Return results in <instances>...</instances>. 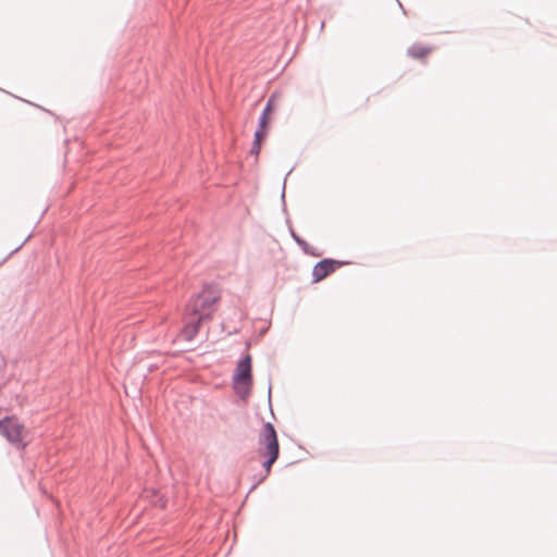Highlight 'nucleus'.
I'll return each mask as SVG.
<instances>
[{
	"mask_svg": "<svg viewBox=\"0 0 557 557\" xmlns=\"http://www.w3.org/2000/svg\"><path fill=\"white\" fill-rule=\"evenodd\" d=\"M259 455L265 458L263 467L265 475L271 472L272 465L276 461L280 454V445L276 431L271 423H265L259 436Z\"/></svg>",
	"mask_w": 557,
	"mask_h": 557,
	"instance_id": "obj_2",
	"label": "nucleus"
},
{
	"mask_svg": "<svg viewBox=\"0 0 557 557\" xmlns=\"http://www.w3.org/2000/svg\"><path fill=\"white\" fill-rule=\"evenodd\" d=\"M271 123V116L262 113L258 124V128L255 133V140L251 148V153L259 154L262 141L265 139Z\"/></svg>",
	"mask_w": 557,
	"mask_h": 557,
	"instance_id": "obj_5",
	"label": "nucleus"
},
{
	"mask_svg": "<svg viewBox=\"0 0 557 557\" xmlns=\"http://www.w3.org/2000/svg\"><path fill=\"white\" fill-rule=\"evenodd\" d=\"M341 262L331 259H324L318 262L312 270L313 282L318 283L324 280L326 276L333 273L338 267H341Z\"/></svg>",
	"mask_w": 557,
	"mask_h": 557,
	"instance_id": "obj_6",
	"label": "nucleus"
},
{
	"mask_svg": "<svg viewBox=\"0 0 557 557\" xmlns=\"http://www.w3.org/2000/svg\"><path fill=\"white\" fill-rule=\"evenodd\" d=\"M251 356L246 355L236 367L233 377V385L236 394L242 398H246L251 389L252 375H251Z\"/></svg>",
	"mask_w": 557,
	"mask_h": 557,
	"instance_id": "obj_4",
	"label": "nucleus"
},
{
	"mask_svg": "<svg viewBox=\"0 0 557 557\" xmlns=\"http://www.w3.org/2000/svg\"><path fill=\"white\" fill-rule=\"evenodd\" d=\"M221 299V289L214 284H207L188 305V311L198 317V322L211 319L215 306Z\"/></svg>",
	"mask_w": 557,
	"mask_h": 557,
	"instance_id": "obj_1",
	"label": "nucleus"
},
{
	"mask_svg": "<svg viewBox=\"0 0 557 557\" xmlns=\"http://www.w3.org/2000/svg\"><path fill=\"white\" fill-rule=\"evenodd\" d=\"M274 108H275V101H274V98L271 97L269 99V101H268V103H267V106H265V108H264L262 113L268 114V115L271 116L273 111H274Z\"/></svg>",
	"mask_w": 557,
	"mask_h": 557,
	"instance_id": "obj_9",
	"label": "nucleus"
},
{
	"mask_svg": "<svg viewBox=\"0 0 557 557\" xmlns=\"http://www.w3.org/2000/svg\"><path fill=\"white\" fill-rule=\"evenodd\" d=\"M432 51V48L425 47L422 45H413L409 48L408 53L410 57L414 59H424L426 58L430 52Z\"/></svg>",
	"mask_w": 557,
	"mask_h": 557,
	"instance_id": "obj_7",
	"label": "nucleus"
},
{
	"mask_svg": "<svg viewBox=\"0 0 557 557\" xmlns=\"http://www.w3.org/2000/svg\"><path fill=\"white\" fill-rule=\"evenodd\" d=\"M198 317H195L193 321H190L183 330V334L187 339H191L199 330Z\"/></svg>",
	"mask_w": 557,
	"mask_h": 557,
	"instance_id": "obj_8",
	"label": "nucleus"
},
{
	"mask_svg": "<svg viewBox=\"0 0 557 557\" xmlns=\"http://www.w3.org/2000/svg\"><path fill=\"white\" fill-rule=\"evenodd\" d=\"M0 434L12 445L24 448L27 446L28 431L15 416L0 420Z\"/></svg>",
	"mask_w": 557,
	"mask_h": 557,
	"instance_id": "obj_3",
	"label": "nucleus"
}]
</instances>
